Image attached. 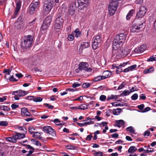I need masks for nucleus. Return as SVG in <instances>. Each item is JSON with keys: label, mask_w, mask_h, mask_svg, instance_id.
<instances>
[{"label": "nucleus", "mask_w": 156, "mask_h": 156, "mask_svg": "<svg viewBox=\"0 0 156 156\" xmlns=\"http://www.w3.org/2000/svg\"><path fill=\"white\" fill-rule=\"evenodd\" d=\"M41 133L39 132H35L34 134L33 135V137L34 138L40 139L42 138L41 136Z\"/></svg>", "instance_id": "obj_20"}, {"label": "nucleus", "mask_w": 156, "mask_h": 156, "mask_svg": "<svg viewBox=\"0 0 156 156\" xmlns=\"http://www.w3.org/2000/svg\"><path fill=\"white\" fill-rule=\"evenodd\" d=\"M148 62H152L156 61V57H154L153 56L150 57L147 60Z\"/></svg>", "instance_id": "obj_44"}, {"label": "nucleus", "mask_w": 156, "mask_h": 156, "mask_svg": "<svg viewBox=\"0 0 156 156\" xmlns=\"http://www.w3.org/2000/svg\"><path fill=\"white\" fill-rule=\"evenodd\" d=\"M66 148L68 149L75 150L76 149V147L71 145H69L66 146Z\"/></svg>", "instance_id": "obj_46"}, {"label": "nucleus", "mask_w": 156, "mask_h": 156, "mask_svg": "<svg viewBox=\"0 0 156 156\" xmlns=\"http://www.w3.org/2000/svg\"><path fill=\"white\" fill-rule=\"evenodd\" d=\"M67 38L69 41H72L74 39V37L72 34H70L68 36Z\"/></svg>", "instance_id": "obj_52"}, {"label": "nucleus", "mask_w": 156, "mask_h": 156, "mask_svg": "<svg viewBox=\"0 0 156 156\" xmlns=\"http://www.w3.org/2000/svg\"><path fill=\"white\" fill-rule=\"evenodd\" d=\"M90 46V43L88 42H82L80 46L79 50L82 51L83 49L89 47Z\"/></svg>", "instance_id": "obj_12"}, {"label": "nucleus", "mask_w": 156, "mask_h": 156, "mask_svg": "<svg viewBox=\"0 0 156 156\" xmlns=\"http://www.w3.org/2000/svg\"><path fill=\"white\" fill-rule=\"evenodd\" d=\"M21 131H23L25 133H27V129L24 126H18L17 127Z\"/></svg>", "instance_id": "obj_43"}, {"label": "nucleus", "mask_w": 156, "mask_h": 156, "mask_svg": "<svg viewBox=\"0 0 156 156\" xmlns=\"http://www.w3.org/2000/svg\"><path fill=\"white\" fill-rule=\"evenodd\" d=\"M0 109L5 112L8 111L10 110V108L7 106L1 105L0 106Z\"/></svg>", "instance_id": "obj_26"}, {"label": "nucleus", "mask_w": 156, "mask_h": 156, "mask_svg": "<svg viewBox=\"0 0 156 156\" xmlns=\"http://www.w3.org/2000/svg\"><path fill=\"white\" fill-rule=\"evenodd\" d=\"M81 85V84L78 83H74L73 84L72 87L74 88H76L79 86H80Z\"/></svg>", "instance_id": "obj_54"}, {"label": "nucleus", "mask_w": 156, "mask_h": 156, "mask_svg": "<svg viewBox=\"0 0 156 156\" xmlns=\"http://www.w3.org/2000/svg\"><path fill=\"white\" fill-rule=\"evenodd\" d=\"M112 73L110 71H105L104 72L102 76L104 79L110 77Z\"/></svg>", "instance_id": "obj_16"}, {"label": "nucleus", "mask_w": 156, "mask_h": 156, "mask_svg": "<svg viewBox=\"0 0 156 156\" xmlns=\"http://www.w3.org/2000/svg\"><path fill=\"white\" fill-rule=\"evenodd\" d=\"M146 11V8L145 6H141L139 11L136 14V17L138 18H142L145 15Z\"/></svg>", "instance_id": "obj_9"}, {"label": "nucleus", "mask_w": 156, "mask_h": 156, "mask_svg": "<svg viewBox=\"0 0 156 156\" xmlns=\"http://www.w3.org/2000/svg\"><path fill=\"white\" fill-rule=\"evenodd\" d=\"M104 79L102 76H98L94 78V82H98Z\"/></svg>", "instance_id": "obj_31"}, {"label": "nucleus", "mask_w": 156, "mask_h": 156, "mask_svg": "<svg viewBox=\"0 0 156 156\" xmlns=\"http://www.w3.org/2000/svg\"><path fill=\"white\" fill-rule=\"evenodd\" d=\"M19 107L18 105H15L14 104H12L11 105V107L12 109H15Z\"/></svg>", "instance_id": "obj_63"}, {"label": "nucleus", "mask_w": 156, "mask_h": 156, "mask_svg": "<svg viewBox=\"0 0 156 156\" xmlns=\"http://www.w3.org/2000/svg\"><path fill=\"white\" fill-rule=\"evenodd\" d=\"M106 98V97L105 95H101L100 97V100L101 101H105Z\"/></svg>", "instance_id": "obj_51"}, {"label": "nucleus", "mask_w": 156, "mask_h": 156, "mask_svg": "<svg viewBox=\"0 0 156 156\" xmlns=\"http://www.w3.org/2000/svg\"><path fill=\"white\" fill-rule=\"evenodd\" d=\"M31 141L33 142V144L36 145L37 146H41V144L40 141L38 140H37L35 139H32L31 140Z\"/></svg>", "instance_id": "obj_30"}, {"label": "nucleus", "mask_w": 156, "mask_h": 156, "mask_svg": "<svg viewBox=\"0 0 156 156\" xmlns=\"http://www.w3.org/2000/svg\"><path fill=\"white\" fill-rule=\"evenodd\" d=\"M62 25L55 22L54 27L56 29H60L62 27Z\"/></svg>", "instance_id": "obj_40"}, {"label": "nucleus", "mask_w": 156, "mask_h": 156, "mask_svg": "<svg viewBox=\"0 0 156 156\" xmlns=\"http://www.w3.org/2000/svg\"><path fill=\"white\" fill-rule=\"evenodd\" d=\"M121 112V109L120 108H118L116 109H114L113 111V113L114 115H118Z\"/></svg>", "instance_id": "obj_25"}, {"label": "nucleus", "mask_w": 156, "mask_h": 156, "mask_svg": "<svg viewBox=\"0 0 156 156\" xmlns=\"http://www.w3.org/2000/svg\"><path fill=\"white\" fill-rule=\"evenodd\" d=\"M35 130V128L33 126H30L28 128L29 131L31 134L34 133V131Z\"/></svg>", "instance_id": "obj_38"}, {"label": "nucleus", "mask_w": 156, "mask_h": 156, "mask_svg": "<svg viewBox=\"0 0 156 156\" xmlns=\"http://www.w3.org/2000/svg\"><path fill=\"white\" fill-rule=\"evenodd\" d=\"M93 123H94V121H92L91 120H90L89 122L84 123V125L85 126L88 125H90Z\"/></svg>", "instance_id": "obj_60"}, {"label": "nucleus", "mask_w": 156, "mask_h": 156, "mask_svg": "<svg viewBox=\"0 0 156 156\" xmlns=\"http://www.w3.org/2000/svg\"><path fill=\"white\" fill-rule=\"evenodd\" d=\"M117 37H118L116 36L113 41L112 48L115 50H117L119 48V45L122 43L120 42L121 41L120 39H117Z\"/></svg>", "instance_id": "obj_10"}, {"label": "nucleus", "mask_w": 156, "mask_h": 156, "mask_svg": "<svg viewBox=\"0 0 156 156\" xmlns=\"http://www.w3.org/2000/svg\"><path fill=\"white\" fill-rule=\"evenodd\" d=\"M95 156H102L103 155V153L101 151L95 152L94 154Z\"/></svg>", "instance_id": "obj_48"}, {"label": "nucleus", "mask_w": 156, "mask_h": 156, "mask_svg": "<svg viewBox=\"0 0 156 156\" xmlns=\"http://www.w3.org/2000/svg\"><path fill=\"white\" fill-rule=\"evenodd\" d=\"M77 2L78 4V7L79 9H83L88 6V0H77Z\"/></svg>", "instance_id": "obj_6"}, {"label": "nucleus", "mask_w": 156, "mask_h": 156, "mask_svg": "<svg viewBox=\"0 0 156 156\" xmlns=\"http://www.w3.org/2000/svg\"><path fill=\"white\" fill-rule=\"evenodd\" d=\"M69 8L76 10L77 9V7L76 5V2H73L70 5Z\"/></svg>", "instance_id": "obj_35"}, {"label": "nucleus", "mask_w": 156, "mask_h": 156, "mask_svg": "<svg viewBox=\"0 0 156 156\" xmlns=\"http://www.w3.org/2000/svg\"><path fill=\"white\" fill-rule=\"evenodd\" d=\"M87 109V106L85 104H82L80 105L78 108V109L81 110H85Z\"/></svg>", "instance_id": "obj_36"}, {"label": "nucleus", "mask_w": 156, "mask_h": 156, "mask_svg": "<svg viewBox=\"0 0 156 156\" xmlns=\"http://www.w3.org/2000/svg\"><path fill=\"white\" fill-rule=\"evenodd\" d=\"M42 100V98L39 97H37L35 98H34V101L36 102H41Z\"/></svg>", "instance_id": "obj_45"}, {"label": "nucleus", "mask_w": 156, "mask_h": 156, "mask_svg": "<svg viewBox=\"0 0 156 156\" xmlns=\"http://www.w3.org/2000/svg\"><path fill=\"white\" fill-rule=\"evenodd\" d=\"M118 98L116 95L112 94L111 96H108L107 98V101H109L111 100L116 99Z\"/></svg>", "instance_id": "obj_28"}, {"label": "nucleus", "mask_w": 156, "mask_h": 156, "mask_svg": "<svg viewBox=\"0 0 156 156\" xmlns=\"http://www.w3.org/2000/svg\"><path fill=\"white\" fill-rule=\"evenodd\" d=\"M55 22L57 23H60V24L62 25L64 22V20L62 17L60 16H59L56 18L55 20Z\"/></svg>", "instance_id": "obj_19"}, {"label": "nucleus", "mask_w": 156, "mask_h": 156, "mask_svg": "<svg viewBox=\"0 0 156 156\" xmlns=\"http://www.w3.org/2000/svg\"><path fill=\"white\" fill-rule=\"evenodd\" d=\"M15 139L16 141L17 139H20L25 137V133H16L15 135H14Z\"/></svg>", "instance_id": "obj_14"}, {"label": "nucleus", "mask_w": 156, "mask_h": 156, "mask_svg": "<svg viewBox=\"0 0 156 156\" xmlns=\"http://www.w3.org/2000/svg\"><path fill=\"white\" fill-rule=\"evenodd\" d=\"M99 44L93 41L92 44V47L93 49H95L97 48Z\"/></svg>", "instance_id": "obj_39"}, {"label": "nucleus", "mask_w": 156, "mask_h": 156, "mask_svg": "<svg viewBox=\"0 0 156 156\" xmlns=\"http://www.w3.org/2000/svg\"><path fill=\"white\" fill-rule=\"evenodd\" d=\"M90 85L89 83H84L82 85V87L83 88H87L89 87Z\"/></svg>", "instance_id": "obj_49"}, {"label": "nucleus", "mask_w": 156, "mask_h": 156, "mask_svg": "<svg viewBox=\"0 0 156 156\" xmlns=\"http://www.w3.org/2000/svg\"><path fill=\"white\" fill-rule=\"evenodd\" d=\"M8 124V122L6 121H0V126H6Z\"/></svg>", "instance_id": "obj_41"}, {"label": "nucleus", "mask_w": 156, "mask_h": 156, "mask_svg": "<svg viewBox=\"0 0 156 156\" xmlns=\"http://www.w3.org/2000/svg\"><path fill=\"white\" fill-rule=\"evenodd\" d=\"M49 26V25H47V24L43 22L41 29L42 30H46L48 28Z\"/></svg>", "instance_id": "obj_33"}, {"label": "nucleus", "mask_w": 156, "mask_h": 156, "mask_svg": "<svg viewBox=\"0 0 156 156\" xmlns=\"http://www.w3.org/2000/svg\"><path fill=\"white\" fill-rule=\"evenodd\" d=\"M16 9H20L21 6L20 0H16Z\"/></svg>", "instance_id": "obj_34"}, {"label": "nucleus", "mask_w": 156, "mask_h": 156, "mask_svg": "<svg viewBox=\"0 0 156 156\" xmlns=\"http://www.w3.org/2000/svg\"><path fill=\"white\" fill-rule=\"evenodd\" d=\"M54 4L53 0H46L44 3L43 9L46 12L48 13L51 10Z\"/></svg>", "instance_id": "obj_3"}, {"label": "nucleus", "mask_w": 156, "mask_h": 156, "mask_svg": "<svg viewBox=\"0 0 156 156\" xmlns=\"http://www.w3.org/2000/svg\"><path fill=\"white\" fill-rule=\"evenodd\" d=\"M121 52H122L121 55H126L129 54L130 53V51L129 50H128V49H122V50H121Z\"/></svg>", "instance_id": "obj_22"}, {"label": "nucleus", "mask_w": 156, "mask_h": 156, "mask_svg": "<svg viewBox=\"0 0 156 156\" xmlns=\"http://www.w3.org/2000/svg\"><path fill=\"white\" fill-rule=\"evenodd\" d=\"M94 41L98 44H100L101 41V39L99 35H97L94 37Z\"/></svg>", "instance_id": "obj_29"}, {"label": "nucleus", "mask_w": 156, "mask_h": 156, "mask_svg": "<svg viewBox=\"0 0 156 156\" xmlns=\"http://www.w3.org/2000/svg\"><path fill=\"white\" fill-rule=\"evenodd\" d=\"M52 20V17L49 16H47L45 19L44 23L47 24V25H50Z\"/></svg>", "instance_id": "obj_17"}, {"label": "nucleus", "mask_w": 156, "mask_h": 156, "mask_svg": "<svg viewBox=\"0 0 156 156\" xmlns=\"http://www.w3.org/2000/svg\"><path fill=\"white\" fill-rule=\"evenodd\" d=\"M135 11L134 10H131L128 12L126 16V19L127 20H129L131 17L133 16V14L134 13Z\"/></svg>", "instance_id": "obj_18"}, {"label": "nucleus", "mask_w": 156, "mask_h": 156, "mask_svg": "<svg viewBox=\"0 0 156 156\" xmlns=\"http://www.w3.org/2000/svg\"><path fill=\"white\" fill-rule=\"evenodd\" d=\"M144 107V105L143 104H141L140 105H139L137 106L138 108L140 110L143 109Z\"/></svg>", "instance_id": "obj_58"}, {"label": "nucleus", "mask_w": 156, "mask_h": 156, "mask_svg": "<svg viewBox=\"0 0 156 156\" xmlns=\"http://www.w3.org/2000/svg\"><path fill=\"white\" fill-rule=\"evenodd\" d=\"M136 21L137 23L133 26L131 29V31L133 32H138L139 30L143 26V23L144 22V20L141 22L139 19L136 20Z\"/></svg>", "instance_id": "obj_5"}, {"label": "nucleus", "mask_w": 156, "mask_h": 156, "mask_svg": "<svg viewBox=\"0 0 156 156\" xmlns=\"http://www.w3.org/2000/svg\"><path fill=\"white\" fill-rule=\"evenodd\" d=\"M126 130L127 131H129L130 133H134L135 130L133 127L132 126H129L126 128Z\"/></svg>", "instance_id": "obj_32"}, {"label": "nucleus", "mask_w": 156, "mask_h": 156, "mask_svg": "<svg viewBox=\"0 0 156 156\" xmlns=\"http://www.w3.org/2000/svg\"><path fill=\"white\" fill-rule=\"evenodd\" d=\"M6 139L9 142H16V140L15 139L14 136H13L12 137H7Z\"/></svg>", "instance_id": "obj_37"}, {"label": "nucleus", "mask_w": 156, "mask_h": 156, "mask_svg": "<svg viewBox=\"0 0 156 156\" xmlns=\"http://www.w3.org/2000/svg\"><path fill=\"white\" fill-rule=\"evenodd\" d=\"M137 150L136 147L134 146H131L128 150V152L133 153L135 152Z\"/></svg>", "instance_id": "obj_24"}, {"label": "nucleus", "mask_w": 156, "mask_h": 156, "mask_svg": "<svg viewBox=\"0 0 156 156\" xmlns=\"http://www.w3.org/2000/svg\"><path fill=\"white\" fill-rule=\"evenodd\" d=\"M117 37V39H120L121 41H120V42L123 43L125 42L126 39V36L123 34H120L118 35H116Z\"/></svg>", "instance_id": "obj_15"}, {"label": "nucleus", "mask_w": 156, "mask_h": 156, "mask_svg": "<svg viewBox=\"0 0 156 156\" xmlns=\"http://www.w3.org/2000/svg\"><path fill=\"white\" fill-rule=\"evenodd\" d=\"M116 126L119 127H120L124 123V121L122 120H120L116 121Z\"/></svg>", "instance_id": "obj_23"}, {"label": "nucleus", "mask_w": 156, "mask_h": 156, "mask_svg": "<svg viewBox=\"0 0 156 156\" xmlns=\"http://www.w3.org/2000/svg\"><path fill=\"white\" fill-rule=\"evenodd\" d=\"M40 5V2L39 0H34L32 3L30 5L29 9V13L30 14H33L35 11L36 9L38 8Z\"/></svg>", "instance_id": "obj_4"}, {"label": "nucleus", "mask_w": 156, "mask_h": 156, "mask_svg": "<svg viewBox=\"0 0 156 156\" xmlns=\"http://www.w3.org/2000/svg\"><path fill=\"white\" fill-rule=\"evenodd\" d=\"M154 70V68L153 67H151L150 68L145 70L144 71L143 73L144 74L150 73Z\"/></svg>", "instance_id": "obj_27"}, {"label": "nucleus", "mask_w": 156, "mask_h": 156, "mask_svg": "<svg viewBox=\"0 0 156 156\" xmlns=\"http://www.w3.org/2000/svg\"><path fill=\"white\" fill-rule=\"evenodd\" d=\"M79 67L83 71H86L87 72H90L92 71V69L89 68H88V64L86 62H81L78 65Z\"/></svg>", "instance_id": "obj_7"}, {"label": "nucleus", "mask_w": 156, "mask_h": 156, "mask_svg": "<svg viewBox=\"0 0 156 156\" xmlns=\"http://www.w3.org/2000/svg\"><path fill=\"white\" fill-rule=\"evenodd\" d=\"M130 92L128 90H124L122 92V93L121 94V95H123L124 96H126L129 95Z\"/></svg>", "instance_id": "obj_42"}, {"label": "nucleus", "mask_w": 156, "mask_h": 156, "mask_svg": "<svg viewBox=\"0 0 156 156\" xmlns=\"http://www.w3.org/2000/svg\"><path fill=\"white\" fill-rule=\"evenodd\" d=\"M43 131L47 133H48L51 135L55 137L56 135L55 131L51 126H44L43 127Z\"/></svg>", "instance_id": "obj_8"}, {"label": "nucleus", "mask_w": 156, "mask_h": 156, "mask_svg": "<svg viewBox=\"0 0 156 156\" xmlns=\"http://www.w3.org/2000/svg\"><path fill=\"white\" fill-rule=\"evenodd\" d=\"M75 11V10H74L73 9H70V8H69V12L70 14L71 15H73L74 14Z\"/></svg>", "instance_id": "obj_57"}, {"label": "nucleus", "mask_w": 156, "mask_h": 156, "mask_svg": "<svg viewBox=\"0 0 156 156\" xmlns=\"http://www.w3.org/2000/svg\"><path fill=\"white\" fill-rule=\"evenodd\" d=\"M138 97V95L137 94L135 93L134 94H133L132 96H131V99L132 100H135L136 99H137Z\"/></svg>", "instance_id": "obj_47"}, {"label": "nucleus", "mask_w": 156, "mask_h": 156, "mask_svg": "<svg viewBox=\"0 0 156 156\" xmlns=\"http://www.w3.org/2000/svg\"><path fill=\"white\" fill-rule=\"evenodd\" d=\"M144 0H136L135 2L136 4H141L143 2Z\"/></svg>", "instance_id": "obj_64"}, {"label": "nucleus", "mask_w": 156, "mask_h": 156, "mask_svg": "<svg viewBox=\"0 0 156 156\" xmlns=\"http://www.w3.org/2000/svg\"><path fill=\"white\" fill-rule=\"evenodd\" d=\"M146 49L145 45H141L140 47L136 48L134 50V52L136 53H140L143 52Z\"/></svg>", "instance_id": "obj_13"}, {"label": "nucleus", "mask_w": 156, "mask_h": 156, "mask_svg": "<svg viewBox=\"0 0 156 156\" xmlns=\"http://www.w3.org/2000/svg\"><path fill=\"white\" fill-rule=\"evenodd\" d=\"M125 85V82H123L121 84L119 85L118 88V90H119L122 89L124 87Z\"/></svg>", "instance_id": "obj_50"}, {"label": "nucleus", "mask_w": 156, "mask_h": 156, "mask_svg": "<svg viewBox=\"0 0 156 156\" xmlns=\"http://www.w3.org/2000/svg\"><path fill=\"white\" fill-rule=\"evenodd\" d=\"M33 38L31 35H28L24 37L23 41L22 42L21 46L23 48H27L31 45Z\"/></svg>", "instance_id": "obj_2"}, {"label": "nucleus", "mask_w": 156, "mask_h": 156, "mask_svg": "<svg viewBox=\"0 0 156 156\" xmlns=\"http://www.w3.org/2000/svg\"><path fill=\"white\" fill-rule=\"evenodd\" d=\"M44 105L48 107L49 109H52L53 108V106L50 105L48 104L45 103L44 104Z\"/></svg>", "instance_id": "obj_59"}, {"label": "nucleus", "mask_w": 156, "mask_h": 156, "mask_svg": "<svg viewBox=\"0 0 156 156\" xmlns=\"http://www.w3.org/2000/svg\"><path fill=\"white\" fill-rule=\"evenodd\" d=\"M83 71L78 66V68L75 69V72L76 73H81Z\"/></svg>", "instance_id": "obj_53"}, {"label": "nucleus", "mask_w": 156, "mask_h": 156, "mask_svg": "<svg viewBox=\"0 0 156 156\" xmlns=\"http://www.w3.org/2000/svg\"><path fill=\"white\" fill-rule=\"evenodd\" d=\"M118 1L117 0H111L108 6V12L110 16L113 15L117 10L118 5Z\"/></svg>", "instance_id": "obj_1"}, {"label": "nucleus", "mask_w": 156, "mask_h": 156, "mask_svg": "<svg viewBox=\"0 0 156 156\" xmlns=\"http://www.w3.org/2000/svg\"><path fill=\"white\" fill-rule=\"evenodd\" d=\"M92 137V136L91 135H88L87 136V137L86 138V140L90 141L91 140Z\"/></svg>", "instance_id": "obj_62"}, {"label": "nucleus", "mask_w": 156, "mask_h": 156, "mask_svg": "<svg viewBox=\"0 0 156 156\" xmlns=\"http://www.w3.org/2000/svg\"><path fill=\"white\" fill-rule=\"evenodd\" d=\"M34 151V149H32L31 150H30L29 151L28 153L26 155V156H30V154H32Z\"/></svg>", "instance_id": "obj_55"}, {"label": "nucleus", "mask_w": 156, "mask_h": 156, "mask_svg": "<svg viewBox=\"0 0 156 156\" xmlns=\"http://www.w3.org/2000/svg\"><path fill=\"white\" fill-rule=\"evenodd\" d=\"M15 92H16V93H17L18 96L20 97L24 96L26 94H25L26 91H22L21 90L15 91Z\"/></svg>", "instance_id": "obj_21"}, {"label": "nucleus", "mask_w": 156, "mask_h": 156, "mask_svg": "<svg viewBox=\"0 0 156 156\" xmlns=\"http://www.w3.org/2000/svg\"><path fill=\"white\" fill-rule=\"evenodd\" d=\"M34 96H30L26 97V99L30 100H33L34 101Z\"/></svg>", "instance_id": "obj_61"}, {"label": "nucleus", "mask_w": 156, "mask_h": 156, "mask_svg": "<svg viewBox=\"0 0 156 156\" xmlns=\"http://www.w3.org/2000/svg\"><path fill=\"white\" fill-rule=\"evenodd\" d=\"M21 115L23 116H30L31 115L30 113L28 111L26 108H23L21 109Z\"/></svg>", "instance_id": "obj_11"}, {"label": "nucleus", "mask_w": 156, "mask_h": 156, "mask_svg": "<svg viewBox=\"0 0 156 156\" xmlns=\"http://www.w3.org/2000/svg\"><path fill=\"white\" fill-rule=\"evenodd\" d=\"M151 109V108L149 107H147L144 108V109L143 110L141 111L142 112L144 113L145 112H146L148 111H149Z\"/></svg>", "instance_id": "obj_56"}]
</instances>
